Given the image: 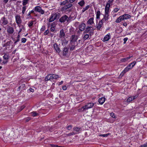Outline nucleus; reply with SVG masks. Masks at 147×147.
I'll use <instances>...</instances> for the list:
<instances>
[{"label":"nucleus","mask_w":147,"mask_h":147,"mask_svg":"<svg viewBox=\"0 0 147 147\" xmlns=\"http://www.w3.org/2000/svg\"><path fill=\"white\" fill-rule=\"evenodd\" d=\"M94 105V103L90 102L87 103L86 105L83 106L79 109L80 111H83L85 110L92 108Z\"/></svg>","instance_id":"f257e3e1"},{"label":"nucleus","mask_w":147,"mask_h":147,"mask_svg":"<svg viewBox=\"0 0 147 147\" xmlns=\"http://www.w3.org/2000/svg\"><path fill=\"white\" fill-rule=\"evenodd\" d=\"M95 29L93 28L91 26H87L86 28L84 33H88L90 34V36L93 35L94 34V30Z\"/></svg>","instance_id":"f03ea898"},{"label":"nucleus","mask_w":147,"mask_h":147,"mask_svg":"<svg viewBox=\"0 0 147 147\" xmlns=\"http://www.w3.org/2000/svg\"><path fill=\"white\" fill-rule=\"evenodd\" d=\"M70 17H68L66 15H63L59 20V22L62 23L65 22L66 21L67 22L69 23L70 22Z\"/></svg>","instance_id":"7ed1b4c3"},{"label":"nucleus","mask_w":147,"mask_h":147,"mask_svg":"<svg viewBox=\"0 0 147 147\" xmlns=\"http://www.w3.org/2000/svg\"><path fill=\"white\" fill-rule=\"evenodd\" d=\"M78 38V36L75 35L71 36L70 38V42L76 44V45H78V43L77 40Z\"/></svg>","instance_id":"20e7f679"},{"label":"nucleus","mask_w":147,"mask_h":147,"mask_svg":"<svg viewBox=\"0 0 147 147\" xmlns=\"http://www.w3.org/2000/svg\"><path fill=\"white\" fill-rule=\"evenodd\" d=\"M75 24L79 25V30L81 31H83L86 28V24L83 22H82L80 24H79V22H77L75 23Z\"/></svg>","instance_id":"39448f33"},{"label":"nucleus","mask_w":147,"mask_h":147,"mask_svg":"<svg viewBox=\"0 0 147 147\" xmlns=\"http://www.w3.org/2000/svg\"><path fill=\"white\" fill-rule=\"evenodd\" d=\"M103 21L101 20L99 21L96 26V28L97 30L100 31L102 30V28L103 26Z\"/></svg>","instance_id":"423d86ee"},{"label":"nucleus","mask_w":147,"mask_h":147,"mask_svg":"<svg viewBox=\"0 0 147 147\" xmlns=\"http://www.w3.org/2000/svg\"><path fill=\"white\" fill-rule=\"evenodd\" d=\"M57 13H54L51 14L49 19V22H51L57 19V16H58Z\"/></svg>","instance_id":"0eeeda50"},{"label":"nucleus","mask_w":147,"mask_h":147,"mask_svg":"<svg viewBox=\"0 0 147 147\" xmlns=\"http://www.w3.org/2000/svg\"><path fill=\"white\" fill-rule=\"evenodd\" d=\"M15 18L16 22L18 26L20 28L21 26L20 25L22 22L20 16L18 14L16 15L15 16Z\"/></svg>","instance_id":"6e6552de"},{"label":"nucleus","mask_w":147,"mask_h":147,"mask_svg":"<svg viewBox=\"0 0 147 147\" xmlns=\"http://www.w3.org/2000/svg\"><path fill=\"white\" fill-rule=\"evenodd\" d=\"M7 32L10 34H11L14 32V30L13 28L10 26H7Z\"/></svg>","instance_id":"1a4fd4ad"},{"label":"nucleus","mask_w":147,"mask_h":147,"mask_svg":"<svg viewBox=\"0 0 147 147\" xmlns=\"http://www.w3.org/2000/svg\"><path fill=\"white\" fill-rule=\"evenodd\" d=\"M54 48L56 52L59 53L61 52L59 46L56 43L54 44L53 45Z\"/></svg>","instance_id":"9d476101"},{"label":"nucleus","mask_w":147,"mask_h":147,"mask_svg":"<svg viewBox=\"0 0 147 147\" xmlns=\"http://www.w3.org/2000/svg\"><path fill=\"white\" fill-rule=\"evenodd\" d=\"M110 18L109 14L104 13L103 15V18L101 20L103 21V22H106Z\"/></svg>","instance_id":"9b49d317"},{"label":"nucleus","mask_w":147,"mask_h":147,"mask_svg":"<svg viewBox=\"0 0 147 147\" xmlns=\"http://www.w3.org/2000/svg\"><path fill=\"white\" fill-rule=\"evenodd\" d=\"M1 21L2 22V24L3 25H6L8 23L7 20L5 17H3L1 18Z\"/></svg>","instance_id":"f8f14e48"},{"label":"nucleus","mask_w":147,"mask_h":147,"mask_svg":"<svg viewBox=\"0 0 147 147\" xmlns=\"http://www.w3.org/2000/svg\"><path fill=\"white\" fill-rule=\"evenodd\" d=\"M94 18L92 17L90 18L87 22V24L88 25H92L94 24Z\"/></svg>","instance_id":"ddd939ff"},{"label":"nucleus","mask_w":147,"mask_h":147,"mask_svg":"<svg viewBox=\"0 0 147 147\" xmlns=\"http://www.w3.org/2000/svg\"><path fill=\"white\" fill-rule=\"evenodd\" d=\"M129 70H130V69L128 67V66H127L124 69L122 72H121L120 75V76L122 77L124 75L125 73L129 71Z\"/></svg>","instance_id":"4468645a"},{"label":"nucleus","mask_w":147,"mask_h":147,"mask_svg":"<svg viewBox=\"0 0 147 147\" xmlns=\"http://www.w3.org/2000/svg\"><path fill=\"white\" fill-rule=\"evenodd\" d=\"M77 45H76V44H75V43H72L70 42V51H72L74 50L75 49Z\"/></svg>","instance_id":"2eb2a0df"},{"label":"nucleus","mask_w":147,"mask_h":147,"mask_svg":"<svg viewBox=\"0 0 147 147\" xmlns=\"http://www.w3.org/2000/svg\"><path fill=\"white\" fill-rule=\"evenodd\" d=\"M110 38V35L109 33L106 35L102 40L103 42H105L108 41Z\"/></svg>","instance_id":"dca6fc26"},{"label":"nucleus","mask_w":147,"mask_h":147,"mask_svg":"<svg viewBox=\"0 0 147 147\" xmlns=\"http://www.w3.org/2000/svg\"><path fill=\"white\" fill-rule=\"evenodd\" d=\"M68 49L66 47L64 48L63 51V55L65 56H68Z\"/></svg>","instance_id":"f3484780"},{"label":"nucleus","mask_w":147,"mask_h":147,"mask_svg":"<svg viewBox=\"0 0 147 147\" xmlns=\"http://www.w3.org/2000/svg\"><path fill=\"white\" fill-rule=\"evenodd\" d=\"M123 20H124L123 18L122 15L119 17L116 20L115 22L116 23H119L122 21H123Z\"/></svg>","instance_id":"a211bd4d"},{"label":"nucleus","mask_w":147,"mask_h":147,"mask_svg":"<svg viewBox=\"0 0 147 147\" xmlns=\"http://www.w3.org/2000/svg\"><path fill=\"white\" fill-rule=\"evenodd\" d=\"M105 100V98L104 97H102L99 98L98 100V102L99 104L102 105L103 104Z\"/></svg>","instance_id":"6ab92c4d"},{"label":"nucleus","mask_w":147,"mask_h":147,"mask_svg":"<svg viewBox=\"0 0 147 147\" xmlns=\"http://www.w3.org/2000/svg\"><path fill=\"white\" fill-rule=\"evenodd\" d=\"M65 36V33L64 32L63 29H61L60 30L59 37L60 38H64Z\"/></svg>","instance_id":"aec40b11"},{"label":"nucleus","mask_w":147,"mask_h":147,"mask_svg":"<svg viewBox=\"0 0 147 147\" xmlns=\"http://www.w3.org/2000/svg\"><path fill=\"white\" fill-rule=\"evenodd\" d=\"M74 131L76 132L75 133L77 134L79 133V131L81 130V128L77 127H74L73 128Z\"/></svg>","instance_id":"412c9836"},{"label":"nucleus","mask_w":147,"mask_h":147,"mask_svg":"<svg viewBox=\"0 0 147 147\" xmlns=\"http://www.w3.org/2000/svg\"><path fill=\"white\" fill-rule=\"evenodd\" d=\"M37 12L42 14H43L45 12L39 6H37Z\"/></svg>","instance_id":"4be33fe9"},{"label":"nucleus","mask_w":147,"mask_h":147,"mask_svg":"<svg viewBox=\"0 0 147 147\" xmlns=\"http://www.w3.org/2000/svg\"><path fill=\"white\" fill-rule=\"evenodd\" d=\"M124 20L130 19L131 16L130 15L128 14H125L122 15Z\"/></svg>","instance_id":"5701e85b"},{"label":"nucleus","mask_w":147,"mask_h":147,"mask_svg":"<svg viewBox=\"0 0 147 147\" xmlns=\"http://www.w3.org/2000/svg\"><path fill=\"white\" fill-rule=\"evenodd\" d=\"M110 7L106 6L105 7V13L107 14H109L110 12Z\"/></svg>","instance_id":"b1692460"},{"label":"nucleus","mask_w":147,"mask_h":147,"mask_svg":"<svg viewBox=\"0 0 147 147\" xmlns=\"http://www.w3.org/2000/svg\"><path fill=\"white\" fill-rule=\"evenodd\" d=\"M132 57V56H129L128 57L122 59H121V61L123 62H127L128 61L129 59H130L131 57Z\"/></svg>","instance_id":"393cba45"},{"label":"nucleus","mask_w":147,"mask_h":147,"mask_svg":"<svg viewBox=\"0 0 147 147\" xmlns=\"http://www.w3.org/2000/svg\"><path fill=\"white\" fill-rule=\"evenodd\" d=\"M62 45L64 47L68 43V40L65 39L61 40Z\"/></svg>","instance_id":"a878e982"},{"label":"nucleus","mask_w":147,"mask_h":147,"mask_svg":"<svg viewBox=\"0 0 147 147\" xmlns=\"http://www.w3.org/2000/svg\"><path fill=\"white\" fill-rule=\"evenodd\" d=\"M51 79H56L59 78V76L55 74H51Z\"/></svg>","instance_id":"bb28decb"},{"label":"nucleus","mask_w":147,"mask_h":147,"mask_svg":"<svg viewBox=\"0 0 147 147\" xmlns=\"http://www.w3.org/2000/svg\"><path fill=\"white\" fill-rule=\"evenodd\" d=\"M3 57L4 59L5 60H8L9 58V55H8L6 54H4V55L3 56ZM7 61H6L5 62H3V63H5L7 62Z\"/></svg>","instance_id":"cd10ccee"},{"label":"nucleus","mask_w":147,"mask_h":147,"mask_svg":"<svg viewBox=\"0 0 147 147\" xmlns=\"http://www.w3.org/2000/svg\"><path fill=\"white\" fill-rule=\"evenodd\" d=\"M136 97L135 96H133L129 97L127 99V102H130L131 101L134 100Z\"/></svg>","instance_id":"c85d7f7f"},{"label":"nucleus","mask_w":147,"mask_h":147,"mask_svg":"<svg viewBox=\"0 0 147 147\" xmlns=\"http://www.w3.org/2000/svg\"><path fill=\"white\" fill-rule=\"evenodd\" d=\"M114 1V0H109L107 3L106 6L110 7L111 5H112V4Z\"/></svg>","instance_id":"c756f323"},{"label":"nucleus","mask_w":147,"mask_h":147,"mask_svg":"<svg viewBox=\"0 0 147 147\" xmlns=\"http://www.w3.org/2000/svg\"><path fill=\"white\" fill-rule=\"evenodd\" d=\"M90 36H91L90 35V34H86L84 35V36L83 37V39L84 40H86L88 39H90V38H89Z\"/></svg>","instance_id":"7c9ffc66"},{"label":"nucleus","mask_w":147,"mask_h":147,"mask_svg":"<svg viewBox=\"0 0 147 147\" xmlns=\"http://www.w3.org/2000/svg\"><path fill=\"white\" fill-rule=\"evenodd\" d=\"M90 6L89 5H87L85 7H83L82 10V13L84 12L85 11L87 10L90 8Z\"/></svg>","instance_id":"2f4dec72"},{"label":"nucleus","mask_w":147,"mask_h":147,"mask_svg":"<svg viewBox=\"0 0 147 147\" xmlns=\"http://www.w3.org/2000/svg\"><path fill=\"white\" fill-rule=\"evenodd\" d=\"M72 6L71 4H69L66 5L63 7V9L65 10H66L71 7Z\"/></svg>","instance_id":"473e14b6"},{"label":"nucleus","mask_w":147,"mask_h":147,"mask_svg":"<svg viewBox=\"0 0 147 147\" xmlns=\"http://www.w3.org/2000/svg\"><path fill=\"white\" fill-rule=\"evenodd\" d=\"M101 15V13L100 11L98 10L96 13V18L98 19H100V16Z\"/></svg>","instance_id":"72a5a7b5"},{"label":"nucleus","mask_w":147,"mask_h":147,"mask_svg":"<svg viewBox=\"0 0 147 147\" xmlns=\"http://www.w3.org/2000/svg\"><path fill=\"white\" fill-rule=\"evenodd\" d=\"M11 42V41L10 40L9 41L7 42L3 46V47H7L8 46L9 47L10 45Z\"/></svg>","instance_id":"f704fd0d"},{"label":"nucleus","mask_w":147,"mask_h":147,"mask_svg":"<svg viewBox=\"0 0 147 147\" xmlns=\"http://www.w3.org/2000/svg\"><path fill=\"white\" fill-rule=\"evenodd\" d=\"M68 1L67 0H65V1L61 2L60 5H64L67 3H68Z\"/></svg>","instance_id":"c9c22d12"},{"label":"nucleus","mask_w":147,"mask_h":147,"mask_svg":"<svg viewBox=\"0 0 147 147\" xmlns=\"http://www.w3.org/2000/svg\"><path fill=\"white\" fill-rule=\"evenodd\" d=\"M78 4L81 7H83L85 4V2L84 0H82L78 3Z\"/></svg>","instance_id":"e433bc0d"},{"label":"nucleus","mask_w":147,"mask_h":147,"mask_svg":"<svg viewBox=\"0 0 147 147\" xmlns=\"http://www.w3.org/2000/svg\"><path fill=\"white\" fill-rule=\"evenodd\" d=\"M51 74H49L45 78V81H47L51 80Z\"/></svg>","instance_id":"4c0bfd02"},{"label":"nucleus","mask_w":147,"mask_h":147,"mask_svg":"<svg viewBox=\"0 0 147 147\" xmlns=\"http://www.w3.org/2000/svg\"><path fill=\"white\" fill-rule=\"evenodd\" d=\"M120 9V8H119L118 7L115 8L112 11V13H116L117 12H118Z\"/></svg>","instance_id":"58836bf2"},{"label":"nucleus","mask_w":147,"mask_h":147,"mask_svg":"<svg viewBox=\"0 0 147 147\" xmlns=\"http://www.w3.org/2000/svg\"><path fill=\"white\" fill-rule=\"evenodd\" d=\"M29 0H23L22 5L24 6L26 5L28 3Z\"/></svg>","instance_id":"ea45409f"},{"label":"nucleus","mask_w":147,"mask_h":147,"mask_svg":"<svg viewBox=\"0 0 147 147\" xmlns=\"http://www.w3.org/2000/svg\"><path fill=\"white\" fill-rule=\"evenodd\" d=\"M36 24V23L35 22L33 21H30L28 23V25L29 27H31V26H32L33 24Z\"/></svg>","instance_id":"a19ab883"},{"label":"nucleus","mask_w":147,"mask_h":147,"mask_svg":"<svg viewBox=\"0 0 147 147\" xmlns=\"http://www.w3.org/2000/svg\"><path fill=\"white\" fill-rule=\"evenodd\" d=\"M26 9V6H24L22 8V13L24 14Z\"/></svg>","instance_id":"79ce46f5"},{"label":"nucleus","mask_w":147,"mask_h":147,"mask_svg":"<svg viewBox=\"0 0 147 147\" xmlns=\"http://www.w3.org/2000/svg\"><path fill=\"white\" fill-rule=\"evenodd\" d=\"M31 118L30 117H28L24 119L25 122L26 123L28 122L30 120Z\"/></svg>","instance_id":"37998d69"},{"label":"nucleus","mask_w":147,"mask_h":147,"mask_svg":"<svg viewBox=\"0 0 147 147\" xmlns=\"http://www.w3.org/2000/svg\"><path fill=\"white\" fill-rule=\"evenodd\" d=\"M56 25V23L55 22H53L51 25V27L55 28Z\"/></svg>","instance_id":"c03bdc74"},{"label":"nucleus","mask_w":147,"mask_h":147,"mask_svg":"<svg viewBox=\"0 0 147 147\" xmlns=\"http://www.w3.org/2000/svg\"><path fill=\"white\" fill-rule=\"evenodd\" d=\"M76 134L75 132H72L68 134H66V136H70L71 135H74Z\"/></svg>","instance_id":"a18cd8bd"},{"label":"nucleus","mask_w":147,"mask_h":147,"mask_svg":"<svg viewBox=\"0 0 147 147\" xmlns=\"http://www.w3.org/2000/svg\"><path fill=\"white\" fill-rule=\"evenodd\" d=\"M110 116L113 118H116L115 115V114L113 113H110Z\"/></svg>","instance_id":"49530a36"},{"label":"nucleus","mask_w":147,"mask_h":147,"mask_svg":"<svg viewBox=\"0 0 147 147\" xmlns=\"http://www.w3.org/2000/svg\"><path fill=\"white\" fill-rule=\"evenodd\" d=\"M26 40V39L25 38H22L21 39V41L22 43H25Z\"/></svg>","instance_id":"de8ad7c7"},{"label":"nucleus","mask_w":147,"mask_h":147,"mask_svg":"<svg viewBox=\"0 0 147 147\" xmlns=\"http://www.w3.org/2000/svg\"><path fill=\"white\" fill-rule=\"evenodd\" d=\"M31 115L34 117L37 115V113L35 112H33L31 113Z\"/></svg>","instance_id":"09e8293b"},{"label":"nucleus","mask_w":147,"mask_h":147,"mask_svg":"<svg viewBox=\"0 0 147 147\" xmlns=\"http://www.w3.org/2000/svg\"><path fill=\"white\" fill-rule=\"evenodd\" d=\"M136 62L135 61H134L133 62H131L130 63V64H131L132 66V67H134V66L136 64Z\"/></svg>","instance_id":"8fccbe9b"},{"label":"nucleus","mask_w":147,"mask_h":147,"mask_svg":"<svg viewBox=\"0 0 147 147\" xmlns=\"http://www.w3.org/2000/svg\"><path fill=\"white\" fill-rule=\"evenodd\" d=\"M49 30H47L44 32V35H46L49 34Z\"/></svg>","instance_id":"3c124183"},{"label":"nucleus","mask_w":147,"mask_h":147,"mask_svg":"<svg viewBox=\"0 0 147 147\" xmlns=\"http://www.w3.org/2000/svg\"><path fill=\"white\" fill-rule=\"evenodd\" d=\"M72 127V125H69L67 127V129L68 130H70Z\"/></svg>","instance_id":"603ef678"},{"label":"nucleus","mask_w":147,"mask_h":147,"mask_svg":"<svg viewBox=\"0 0 147 147\" xmlns=\"http://www.w3.org/2000/svg\"><path fill=\"white\" fill-rule=\"evenodd\" d=\"M109 134H102L100 136H101L103 137H107L109 135Z\"/></svg>","instance_id":"864d4df0"},{"label":"nucleus","mask_w":147,"mask_h":147,"mask_svg":"<svg viewBox=\"0 0 147 147\" xmlns=\"http://www.w3.org/2000/svg\"><path fill=\"white\" fill-rule=\"evenodd\" d=\"M140 147H147V143H145L142 145Z\"/></svg>","instance_id":"5fc2aeb1"},{"label":"nucleus","mask_w":147,"mask_h":147,"mask_svg":"<svg viewBox=\"0 0 147 147\" xmlns=\"http://www.w3.org/2000/svg\"><path fill=\"white\" fill-rule=\"evenodd\" d=\"M128 40V38H125L123 39V41H124V42L123 43L124 44Z\"/></svg>","instance_id":"6e6d98bb"},{"label":"nucleus","mask_w":147,"mask_h":147,"mask_svg":"<svg viewBox=\"0 0 147 147\" xmlns=\"http://www.w3.org/2000/svg\"><path fill=\"white\" fill-rule=\"evenodd\" d=\"M55 30V28L53 27H51V30L52 32H54Z\"/></svg>","instance_id":"4d7b16f0"},{"label":"nucleus","mask_w":147,"mask_h":147,"mask_svg":"<svg viewBox=\"0 0 147 147\" xmlns=\"http://www.w3.org/2000/svg\"><path fill=\"white\" fill-rule=\"evenodd\" d=\"M127 66L130 69L133 67H132V66L130 64H129Z\"/></svg>","instance_id":"13d9d810"},{"label":"nucleus","mask_w":147,"mask_h":147,"mask_svg":"<svg viewBox=\"0 0 147 147\" xmlns=\"http://www.w3.org/2000/svg\"><path fill=\"white\" fill-rule=\"evenodd\" d=\"M20 35L19 34H18V35L17 37V41H20Z\"/></svg>","instance_id":"bf43d9fd"},{"label":"nucleus","mask_w":147,"mask_h":147,"mask_svg":"<svg viewBox=\"0 0 147 147\" xmlns=\"http://www.w3.org/2000/svg\"><path fill=\"white\" fill-rule=\"evenodd\" d=\"M62 88H63V90H65L67 89V87L65 86H63Z\"/></svg>","instance_id":"052dcab7"},{"label":"nucleus","mask_w":147,"mask_h":147,"mask_svg":"<svg viewBox=\"0 0 147 147\" xmlns=\"http://www.w3.org/2000/svg\"><path fill=\"white\" fill-rule=\"evenodd\" d=\"M29 90L30 92H34V90L33 89L31 88H30V89H29Z\"/></svg>","instance_id":"680f3d73"},{"label":"nucleus","mask_w":147,"mask_h":147,"mask_svg":"<svg viewBox=\"0 0 147 147\" xmlns=\"http://www.w3.org/2000/svg\"><path fill=\"white\" fill-rule=\"evenodd\" d=\"M123 25L124 26H127V23L126 22H124L123 23Z\"/></svg>","instance_id":"e2e57ef3"},{"label":"nucleus","mask_w":147,"mask_h":147,"mask_svg":"<svg viewBox=\"0 0 147 147\" xmlns=\"http://www.w3.org/2000/svg\"><path fill=\"white\" fill-rule=\"evenodd\" d=\"M9 0H4L3 1V3L4 4L6 3Z\"/></svg>","instance_id":"0e129e2a"},{"label":"nucleus","mask_w":147,"mask_h":147,"mask_svg":"<svg viewBox=\"0 0 147 147\" xmlns=\"http://www.w3.org/2000/svg\"><path fill=\"white\" fill-rule=\"evenodd\" d=\"M25 84H23L21 85L20 86H21V88H24L25 87Z\"/></svg>","instance_id":"69168bd1"},{"label":"nucleus","mask_w":147,"mask_h":147,"mask_svg":"<svg viewBox=\"0 0 147 147\" xmlns=\"http://www.w3.org/2000/svg\"><path fill=\"white\" fill-rule=\"evenodd\" d=\"M63 83V81H61V82H60L59 84V85H60L61 84H62Z\"/></svg>","instance_id":"338daca9"},{"label":"nucleus","mask_w":147,"mask_h":147,"mask_svg":"<svg viewBox=\"0 0 147 147\" xmlns=\"http://www.w3.org/2000/svg\"><path fill=\"white\" fill-rule=\"evenodd\" d=\"M52 146H53V147H61L60 146H59L58 145H52Z\"/></svg>","instance_id":"774afa93"}]
</instances>
